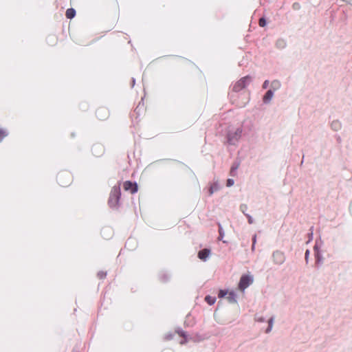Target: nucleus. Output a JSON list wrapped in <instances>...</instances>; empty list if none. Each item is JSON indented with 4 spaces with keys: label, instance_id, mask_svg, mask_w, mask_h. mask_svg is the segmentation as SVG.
Wrapping results in <instances>:
<instances>
[{
    "label": "nucleus",
    "instance_id": "nucleus-1",
    "mask_svg": "<svg viewBox=\"0 0 352 352\" xmlns=\"http://www.w3.org/2000/svg\"><path fill=\"white\" fill-rule=\"evenodd\" d=\"M254 278L253 276L250 274H245L241 276L239 282V289L241 291H244L246 288H248L252 283H253Z\"/></svg>",
    "mask_w": 352,
    "mask_h": 352
},
{
    "label": "nucleus",
    "instance_id": "nucleus-2",
    "mask_svg": "<svg viewBox=\"0 0 352 352\" xmlns=\"http://www.w3.org/2000/svg\"><path fill=\"white\" fill-rule=\"evenodd\" d=\"M219 298H226L230 303H235L237 301V294L234 290H220L219 292Z\"/></svg>",
    "mask_w": 352,
    "mask_h": 352
},
{
    "label": "nucleus",
    "instance_id": "nucleus-3",
    "mask_svg": "<svg viewBox=\"0 0 352 352\" xmlns=\"http://www.w3.org/2000/svg\"><path fill=\"white\" fill-rule=\"evenodd\" d=\"M250 82V78L248 77H244L238 80L234 86V90L235 91H240L243 89Z\"/></svg>",
    "mask_w": 352,
    "mask_h": 352
},
{
    "label": "nucleus",
    "instance_id": "nucleus-4",
    "mask_svg": "<svg viewBox=\"0 0 352 352\" xmlns=\"http://www.w3.org/2000/svg\"><path fill=\"white\" fill-rule=\"evenodd\" d=\"M123 188L125 190L130 192L131 193H134L138 190V186L135 183H132L131 182H125L123 184Z\"/></svg>",
    "mask_w": 352,
    "mask_h": 352
},
{
    "label": "nucleus",
    "instance_id": "nucleus-5",
    "mask_svg": "<svg viewBox=\"0 0 352 352\" xmlns=\"http://www.w3.org/2000/svg\"><path fill=\"white\" fill-rule=\"evenodd\" d=\"M273 261L277 264H282L285 261L284 254L280 251H276L273 254Z\"/></svg>",
    "mask_w": 352,
    "mask_h": 352
},
{
    "label": "nucleus",
    "instance_id": "nucleus-6",
    "mask_svg": "<svg viewBox=\"0 0 352 352\" xmlns=\"http://www.w3.org/2000/svg\"><path fill=\"white\" fill-rule=\"evenodd\" d=\"M210 253L207 249L202 250L198 253V256L201 260L206 261L209 257Z\"/></svg>",
    "mask_w": 352,
    "mask_h": 352
},
{
    "label": "nucleus",
    "instance_id": "nucleus-7",
    "mask_svg": "<svg viewBox=\"0 0 352 352\" xmlns=\"http://www.w3.org/2000/svg\"><path fill=\"white\" fill-rule=\"evenodd\" d=\"M274 96V92L272 90L267 91L266 93L265 97H264V101L265 102H267L272 100Z\"/></svg>",
    "mask_w": 352,
    "mask_h": 352
},
{
    "label": "nucleus",
    "instance_id": "nucleus-8",
    "mask_svg": "<svg viewBox=\"0 0 352 352\" xmlns=\"http://www.w3.org/2000/svg\"><path fill=\"white\" fill-rule=\"evenodd\" d=\"M113 197L115 199L114 204H116L117 201H118V190L117 189H114L112 191L111 197V199H110V202L111 203L113 201Z\"/></svg>",
    "mask_w": 352,
    "mask_h": 352
},
{
    "label": "nucleus",
    "instance_id": "nucleus-9",
    "mask_svg": "<svg viewBox=\"0 0 352 352\" xmlns=\"http://www.w3.org/2000/svg\"><path fill=\"white\" fill-rule=\"evenodd\" d=\"M274 318H270L268 320H267V324H268V327L266 329V332L268 333V332H270L273 328V326H274Z\"/></svg>",
    "mask_w": 352,
    "mask_h": 352
},
{
    "label": "nucleus",
    "instance_id": "nucleus-10",
    "mask_svg": "<svg viewBox=\"0 0 352 352\" xmlns=\"http://www.w3.org/2000/svg\"><path fill=\"white\" fill-rule=\"evenodd\" d=\"M205 300L210 305L214 304V302H216V298L214 296H207Z\"/></svg>",
    "mask_w": 352,
    "mask_h": 352
},
{
    "label": "nucleus",
    "instance_id": "nucleus-11",
    "mask_svg": "<svg viewBox=\"0 0 352 352\" xmlns=\"http://www.w3.org/2000/svg\"><path fill=\"white\" fill-rule=\"evenodd\" d=\"M76 12L74 9H68L66 11V16L68 19H72L75 16Z\"/></svg>",
    "mask_w": 352,
    "mask_h": 352
},
{
    "label": "nucleus",
    "instance_id": "nucleus-12",
    "mask_svg": "<svg viewBox=\"0 0 352 352\" xmlns=\"http://www.w3.org/2000/svg\"><path fill=\"white\" fill-rule=\"evenodd\" d=\"M8 135V133L6 131L0 127V142L3 140L4 137H6Z\"/></svg>",
    "mask_w": 352,
    "mask_h": 352
},
{
    "label": "nucleus",
    "instance_id": "nucleus-13",
    "mask_svg": "<svg viewBox=\"0 0 352 352\" xmlns=\"http://www.w3.org/2000/svg\"><path fill=\"white\" fill-rule=\"evenodd\" d=\"M332 126L333 127V129L335 130H338L340 129V124L339 122L336 121V122H333Z\"/></svg>",
    "mask_w": 352,
    "mask_h": 352
},
{
    "label": "nucleus",
    "instance_id": "nucleus-14",
    "mask_svg": "<svg viewBox=\"0 0 352 352\" xmlns=\"http://www.w3.org/2000/svg\"><path fill=\"white\" fill-rule=\"evenodd\" d=\"M219 186L217 184H215L214 186H212L210 188V193L212 194L214 191L217 190L219 189Z\"/></svg>",
    "mask_w": 352,
    "mask_h": 352
},
{
    "label": "nucleus",
    "instance_id": "nucleus-15",
    "mask_svg": "<svg viewBox=\"0 0 352 352\" xmlns=\"http://www.w3.org/2000/svg\"><path fill=\"white\" fill-rule=\"evenodd\" d=\"M259 25L261 26V27H263L266 25V21L264 19H261L260 21H259Z\"/></svg>",
    "mask_w": 352,
    "mask_h": 352
},
{
    "label": "nucleus",
    "instance_id": "nucleus-16",
    "mask_svg": "<svg viewBox=\"0 0 352 352\" xmlns=\"http://www.w3.org/2000/svg\"><path fill=\"white\" fill-rule=\"evenodd\" d=\"M232 184H233V181H232V180H231V179H229V180L228 181V186H231V185H232Z\"/></svg>",
    "mask_w": 352,
    "mask_h": 352
},
{
    "label": "nucleus",
    "instance_id": "nucleus-17",
    "mask_svg": "<svg viewBox=\"0 0 352 352\" xmlns=\"http://www.w3.org/2000/svg\"><path fill=\"white\" fill-rule=\"evenodd\" d=\"M240 134H241V131L240 130H237L236 135L239 137V136H240Z\"/></svg>",
    "mask_w": 352,
    "mask_h": 352
},
{
    "label": "nucleus",
    "instance_id": "nucleus-18",
    "mask_svg": "<svg viewBox=\"0 0 352 352\" xmlns=\"http://www.w3.org/2000/svg\"><path fill=\"white\" fill-rule=\"evenodd\" d=\"M309 256V251L306 252V256Z\"/></svg>",
    "mask_w": 352,
    "mask_h": 352
}]
</instances>
